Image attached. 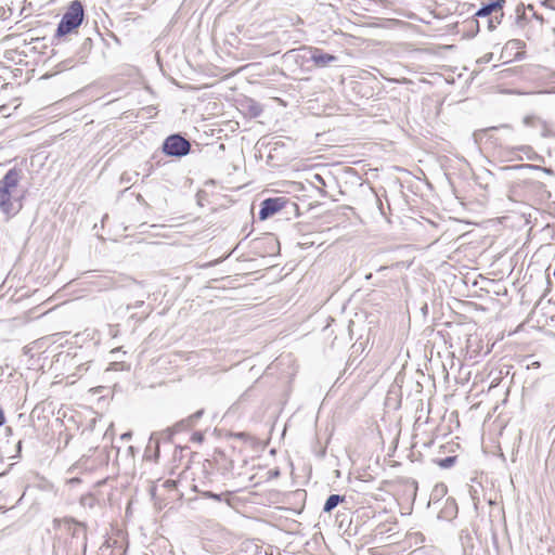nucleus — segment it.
I'll use <instances>...</instances> for the list:
<instances>
[{
  "instance_id": "nucleus-1",
  "label": "nucleus",
  "mask_w": 555,
  "mask_h": 555,
  "mask_svg": "<svg viewBox=\"0 0 555 555\" xmlns=\"http://www.w3.org/2000/svg\"><path fill=\"white\" fill-rule=\"evenodd\" d=\"M21 178V171L13 168L0 180V210L5 215H15L22 207Z\"/></svg>"
},
{
  "instance_id": "nucleus-2",
  "label": "nucleus",
  "mask_w": 555,
  "mask_h": 555,
  "mask_svg": "<svg viewBox=\"0 0 555 555\" xmlns=\"http://www.w3.org/2000/svg\"><path fill=\"white\" fill-rule=\"evenodd\" d=\"M83 20V7L79 1H73L64 13L59 26L57 35L65 36L76 29Z\"/></svg>"
},
{
  "instance_id": "nucleus-3",
  "label": "nucleus",
  "mask_w": 555,
  "mask_h": 555,
  "mask_svg": "<svg viewBox=\"0 0 555 555\" xmlns=\"http://www.w3.org/2000/svg\"><path fill=\"white\" fill-rule=\"evenodd\" d=\"M190 150V142L182 138L180 134H171L163 143V151L169 156H185L189 154Z\"/></svg>"
},
{
  "instance_id": "nucleus-4",
  "label": "nucleus",
  "mask_w": 555,
  "mask_h": 555,
  "mask_svg": "<svg viewBox=\"0 0 555 555\" xmlns=\"http://www.w3.org/2000/svg\"><path fill=\"white\" fill-rule=\"evenodd\" d=\"M286 201L282 197L267 198L261 203L259 218L266 220L284 208Z\"/></svg>"
},
{
  "instance_id": "nucleus-5",
  "label": "nucleus",
  "mask_w": 555,
  "mask_h": 555,
  "mask_svg": "<svg viewBox=\"0 0 555 555\" xmlns=\"http://www.w3.org/2000/svg\"><path fill=\"white\" fill-rule=\"evenodd\" d=\"M526 44L520 39L508 40L502 49L501 57L520 59L524 55Z\"/></svg>"
},
{
  "instance_id": "nucleus-6",
  "label": "nucleus",
  "mask_w": 555,
  "mask_h": 555,
  "mask_svg": "<svg viewBox=\"0 0 555 555\" xmlns=\"http://www.w3.org/2000/svg\"><path fill=\"white\" fill-rule=\"evenodd\" d=\"M310 59L317 66L324 67L330 63L335 62L337 57L333 54L324 53L319 49H311Z\"/></svg>"
},
{
  "instance_id": "nucleus-7",
  "label": "nucleus",
  "mask_w": 555,
  "mask_h": 555,
  "mask_svg": "<svg viewBox=\"0 0 555 555\" xmlns=\"http://www.w3.org/2000/svg\"><path fill=\"white\" fill-rule=\"evenodd\" d=\"M203 415V411H197L185 420L180 421L171 428L172 433H179L182 429L192 427L194 423Z\"/></svg>"
},
{
  "instance_id": "nucleus-8",
  "label": "nucleus",
  "mask_w": 555,
  "mask_h": 555,
  "mask_svg": "<svg viewBox=\"0 0 555 555\" xmlns=\"http://www.w3.org/2000/svg\"><path fill=\"white\" fill-rule=\"evenodd\" d=\"M502 3H504V0H499V1L490 2V3L486 4L477 11L476 16L488 17L493 12H496L498 10H500L502 8Z\"/></svg>"
},
{
  "instance_id": "nucleus-9",
  "label": "nucleus",
  "mask_w": 555,
  "mask_h": 555,
  "mask_svg": "<svg viewBox=\"0 0 555 555\" xmlns=\"http://www.w3.org/2000/svg\"><path fill=\"white\" fill-rule=\"evenodd\" d=\"M65 524L67 525L68 531L72 532V535L74 538L81 537L82 540H86V529L82 524L77 522L73 519L65 520Z\"/></svg>"
},
{
  "instance_id": "nucleus-10",
  "label": "nucleus",
  "mask_w": 555,
  "mask_h": 555,
  "mask_svg": "<svg viewBox=\"0 0 555 555\" xmlns=\"http://www.w3.org/2000/svg\"><path fill=\"white\" fill-rule=\"evenodd\" d=\"M343 501L344 496H340L338 494H331L324 504L323 511L325 513H330Z\"/></svg>"
},
{
  "instance_id": "nucleus-11",
  "label": "nucleus",
  "mask_w": 555,
  "mask_h": 555,
  "mask_svg": "<svg viewBox=\"0 0 555 555\" xmlns=\"http://www.w3.org/2000/svg\"><path fill=\"white\" fill-rule=\"evenodd\" d=\"M310 183L315 188L325 186V181L323 177L318 173L312 176Z\"/></svg>"
},
{
  "instance_id": "nucleus-12",
  "label": "nucleus",
  "mask_w": 555,
  "mask_h": 555,
  "mask_svg": "<svg viewBox=\"0 0 555 555\" xmlns=\"http://www.w3.org/2000/svg\"><path fill=\"white\" fill-rule=\"evenodd\" d=\"M435 492L444 493L446 492V486L444 485L437 486L436 489H435Z\"/></svg>"
},
{
  "instance_id": "nucleus-13",
  "label": "nucleus",
  "mask_w": 555,
  "mask_h": 555,
  "mask_svg": "<svg viewBox=\"0 0 555 555\" xmlns=\"http://www.w3.org/2000/svg\"><path fill=\"white\" fill-rule=\"evenodd\" d=\"M488 28H489L490 30H493V29L495 28V24H494V22H493V20H492V18H489V20H488Z\"/></svg>"
},
{
  "instance_id": "nucleus-14",
  "label": "nucleus",
  "mask_w": 555,
  "mask_h": 555,
  "mask_svg": "<svg viewBox=\"0 0 555 555\" xmlns=\"http://www.w3.org/2000/svg\"><path fill=\"white\" fill-rule=\"evenodd\" d=\"M5 417L3 411L0 409V426L4 424Z\"/></svg>"
},
{
  "instance_id": "nucleus-15",
  "label": "nucleus",
  "mask_w": 555,
  "mask_h": 555,
  "mask_svg": "<svg viewBox=\"0 0 555 555\" xmlns=\"http://www.w3.org/2000/svg\"><path fill=\"white\" fill-rule=\"evenodd\" d=\"M122 440H127V439H130L131 438V433H125L121 435L120 437Z\"/></svg>"
},
{
  "instance_id": "nucleus-16",
  "label": "nucleus",
  "mask_w": 555,
  "mask_h": 555,
  "mask_svg": "<svg viewBox=\"0 0 555 555\" xmlns=\"http://www.w3.org/2000/svg\"><path fill=\"white\" fill-rule=\"evenodd\" d=\"M142 305H143V301H138L134 307L137 308V307H140Z\"/></svg>"
},
{
  "instance_id": "nucleus-17",
  "label": "nucleus",
  "mask_w": 555,
  "mask_h": 555,
  "mask_svg": "<svg viewBox=\"0 0 555 555\" xmlns=\"http://www.w3.org/2000/svg\"><path fill=\"white\" fill-rule=\"evenodd\" d=\"M452 461H453V459L448 457V459H447V464H450V462H452Z\"/></svg>"
},
{
  "instance_id": "nucleus-18",
  "label": "nucleus",
  "mask_w": 555,
  "mask_h": 555,
  "mask_svg": "<svg viewBox=\"0 0 555 555\" xmlns=\"http://www.w3.org/2000/svg\"><path fill=\"white\" fill-rule=\"evenodd\" d=\"M452 461H453V459L448 457V459H447V464H450V462H452Z\"/></svg>"
}]
</instances>
